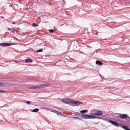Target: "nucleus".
Masks as SVG:
<instances>
[{"label":"nucleus","mask_w":130,"mask_h":130,"mask_svg":"<svg viewBox=\"0 0 130 130\" xmlns=\"http://www.w3.org/2000/svg\"><path fill=\"white\" fill-rule=\"evenodd\" d=\"M42 51H43V49H39V50H37L36 51V52H41Z\"/></svg>","instance_id":"2eb2a0df"},{"label":"nucleus","mask_w":130,"mask_h":130,"mask_svg":"<svg viewBox=\"0 0 130 130\" xmlns=\"http://www.w3.org/2000/svg\"><path fill=\"white\" fill-rule=\"evenodd\" d=\"M5 92V91L0 90V93H4Z\"/></svg>","instance_id":"a211bd4d"},{"label":"nucleus","mask_w":130,"mask_h":130,"mask_svg":"<svg viewBox=\"0 0 130 130\" xmlns=\"http://www.w3.org/2000/svg\"><path fill=\"white\" fill-rule=\"evenodd\" d=\"M12 45V44L8 43H4L0 44V45L3 46H8Z\"/></svg>","instance_id":"0eeeda50"},{"label":"nucleus","mask_w":130,"mask_h":130,"mask_svg":"<svg viewBox=\"0 0 130 130\" xmlns=\"http://www.w3.org/2000/svg\"><path fill=\"white\" fill-rule=\"evenodd\" d=\"M62 102L64 103L70 104L71 105L72 104V101L70 99L67 98L62 99Z\"/></svg>","instance_id":"f03ea898"},{"label":"nucleus","mask_w":130,"mask_h":130,"mask_svg":"<svg viewBox=\"0 0 130 130\" xmlns=\"http://www.w3.org/2000/svg\"><path fill=\"white\" fill-rule=\"evenodd\" d=\"M5 84L2 83H0V85L1 86H4Z\"/></svg>","instance_id":"6ab92c4d"},{"label":"nucleus","mask_w":130,"mask_h":130,"mask_svg":"<svg viewBox=\"0 0 130 130\" xmlns=\"http://www.w3.org/2000/svg\"><path fill=\"white\" fill-rule=\"evenodd\" d=\"M93 116L89 115H82L80 116V117L83 119H90L92 118Z\"/></svg>","instance_id":"7ed1b4c3"},{"label":"nucleus","mask_w":130,"mask_h":130,"mask_svg":"<svg viewBox=\"0 0 130 130\" xmlns=\"http://www.w3.org/2000/svg\"><path fill=\"white\" fill-rule=\"evenodd\" d=\"M122 128L126 130H130V129L125 126H122Z\"/></svg>","instance_id":"ddd939ff"},{"label":"nucleus","mask_w":130,"mask_h":130,"mask_svg":"<svg viewBox=\"0 0 130 130\" xmlns=\"http://www.w3.org/2000/svg\"><path fill=\"white\" fill-rule=\"evenodd\" d=\"M30 102V101H27V104H29Z\"/></svg>","instance_id":"412c9836"},{"label":"nucleus","mask_w":130,"mask_h":130,"mask_svg":"<svg viewBox=\"0 0 130 130\" xmlns=\"http://www.w3.org/2000/svg\"><path fill=\"white\" fill-rule=\"evenodd\" d=\"M88 110H83L80 111V112L82 114H84L85 113H86L87 112Z\"/></svg>","instance_id":"f8f14e48"},{"label":"nucleus","mask_w":130,"mask_h":130,"mask_svg":"<svg viewBox=\"0 0 130 130\" xmlns=\"http://www.w3.org/2000/svg\"><path fill=\"white\" fill-rule=\"evenodd\" d=\"M73 118L79 119V118L78 117H73Z\"/></svg>","instance_id":"aec40b11"},{"label":"nucleus","mask_w":130,"mask_h":130,"mask_svg":"<svg viewBox=\"0 0 130 130\" xmlns=\"http://www.w3.org/2000/svg\"><path fill=\"white\" fill-rule=\"evenodd\" d=\"M95 63L96 64H98L99 65H102L103 64V63L101 62L99 60H97L96 61Z\"/></svg>","instance_id":"1a4fd4ad"},{"label":"nucleus","mask_w":130,"mask_h":130,"mask_svg":"<svg viewBox=\"0 0 130 130\" xmlns=\"http://www.w3.org/2000/svg\"><path fill=\"white\" fill-rule=\"evenodd\" d=\"M97 110L93 109L91 111V114L93 115H97Z\"/></svg>","instance_id":"6e6552de"},{"label":"nucleus","mask_w":130,"mask_h":130,"mask_svg":"<svg viewBox=\"0 0 130 130\" xmlns=\"http://www.w3.org/2000/svg\"><path fill=\"white\" fill-rule=\"evenodd\" d=\"M29 62H32V60L31 59L28 58V59H26V60H25V63H28Z\"/></svg>","instance_id":"9d476101"},{"label":"nucleus","mask_w":130,"mask_h":130,"mask_svg":"<svg viewBox=\"0 0 130 130\" xmlns=\"http://www.w3.org/2000/svg\"><path fill=\"white\" fill-rule=\"evenodd\" d=\"M102 112L101 111H98L97 110V115H100L102 114Z\"/></svg>","instance_id":"9b49d317"},{"label":"nucleus","mask_w":130,"mask_h":130,"mask_svg":"<svg viewBox=\"0 0 130 130\" xmlns=\"http://www.w3.org/2000/svg\"><path fill=\"white\" fill-rule=\"evenodd\" d=\"M48 31L51 33H53L54 31V30L53 29H50L48 30Z\"/></svg>","instance_id":"dca6fc26"},{"label":"nucleus","mask_w":130,"mask_h":130,"mask_svg":"<svg viewBox=\"0 0 130 130\" xmlns=\"http://www.w3.org/2000/svg\"><path fill=\"white\" fill-rule=\"evenodd\" d=\"M33 24L35 26H37V25L35 24V23H33Z\"/></svg>","instance_id":"4be33fe9"},{"label":"nucleus","mask_w":130,"mask_h":130,"mask_svg":"<svg viewBox=\"0 0 130 130\" xmlns=\"http://www.w3.org/2000/svg\"><path fill=\"white\" fill-rule=\"evenodd\" d=\"M122 119H127L128 118L130 119L129 117H128L126 114H123L119 116Z\"/></svg>","instance_id":"39448f33"},{"label":"nucleus","mask_w":130,"mask_h":130,"mask_svg":"<svg viewBox=\"0 0 130 130\" xmlns=\"http://www.w3.org/2000/svg\"><path fill=\"white\" fill-rule=\"evenodd\" d=\"M39 110V109L37 108H35L34 109L32 112H38Z\"/></svg>","instance_id":"4468645a"},{"label":"nucleus","mask_w":130,"mask_h":130,"mask_svg":"<svg viewBox=\"0 0 130 130\" xmlns=\"http://www.w3.org/2000/svg\"><path fill=\"white\" fill-rule=\"evenodd\" d=\"M72 104L71 105L72 106H75L79 105L82 102L78 101H72Z\"/></svg>","instance_id":"20e7f679"},{"label":"nucleus","mask_w":130,"mask_h":130,"mask_svg":"<svg viewBox=\"0 0 130 130\" xmlns=\"http://www.w3.org/2000/svg\"><path fill=\"white\" fill-rule=\"evenodd\" d=\"M48 85H49V84L48 83H47L46 84L40 85L36 86L31 87H29V88L30 89H36L38 88H43L47 87Z\"/></svg>","instance_id":"f257e3e1"},{"label":"nucleus","mask_w":130,"mask_h":130,"mask_svg":"<svg viewBox=\"0 0 130 130\" xmlns=\"http://www.w3.org/2000/svg\"><path fill=\"white\" fill-rule=\"evenodd\" d=\"M12 24H15V22H13L12 23Z\"/></svg>","instance_id":"5701e85b"},{"label":"nucleus","mask_w":130,"mask_h":130,"mask_svg":"<svg viewBox=\"0 0 130 130\" xmlns=\"http://www.w3.org/2000/svg\"><path fill=\"white\" fill-rule=\"evenodd\" d=\"M8 29L9 31H10L11 32L13 33V31L11 29L8 28Z\"/></svg>","instance_id":"f3484780"},{"label":"nucleus","mask_w":130,"mask_h":130,"mask_svg":"<svg viewBox=\"0 0 130 130\" xmlns=\"http://www.w3.org/2000/svg\"><path fill=\"white\" fill-rule=\"evenodd\" d=\"M109 122L112 123L113 125L116 126V127H118L120 126V124H118L117 123L113 121L112 120H109L108 121Z\"/></svg>","instance_id":"423d86ee"}]
</instances>
